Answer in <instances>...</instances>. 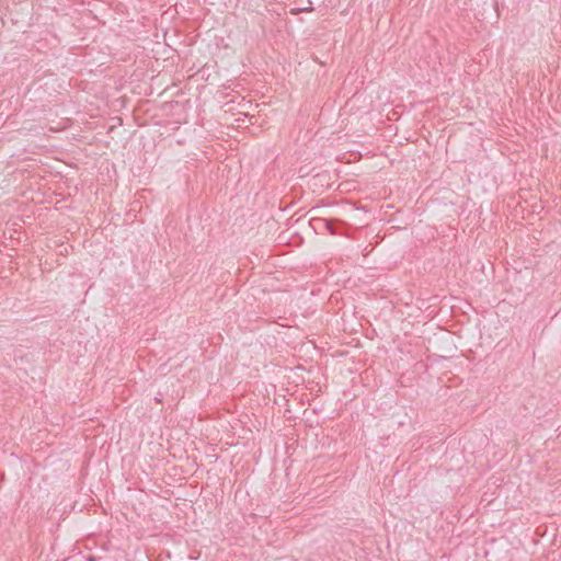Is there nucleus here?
I'll return each mask as SVG.
<instances>
[{
	"label": "nucleus",
	"mask_w": 561,
	"mask_h": 561,
	"mask_svg": "<svg viewBox=\"0 0 561 561\" xmlns=\"http://www.w3.org/2000/svg\"><path fill=\"white\" fill-rule=\"evenodd\" d=\"M312 227L317 229H325L330 234H341L340 229L345 226V222L339 219L327 218H312Z\"/></svg>",
	"instance_id": "nucleus-1"
},
{
	"label": "nucleus",
	"mask_w": 561,
	"mask_h": 561,
	"mask_svg": "<svg viewBox=\"0 0 561 561\" xmlns=\"http://www.w3.org/2000/svg\"><path fill=\"white\" fill-rule=\"evenodd\" d=\"M496 5V0H490V8L494 9Z\"/></svg>",
	"instance_id": "nucleus-2"
}]
</instances>
